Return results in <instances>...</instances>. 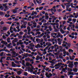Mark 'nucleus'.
Here are the masks:
<instances>
[{
    "instance_id": "ea45409f",
    "label": "nucleus",
    "mask_w": 78,
    "mask_h": 78,
    "mask_svg": "<svg viewBox=\"0 0 78 78\" xmlns=\"http://www.w3.org/2000/svg\"><path fill=\"white\" fill-rule=\"evenodd\" d=\"M6 23H8V24H9V25H11V23H12V22H7Z\"/></svg>"
},
{
    "instance_id": "a19ab883",
    "label": "nucleus",
    "mask_w": 78,
    "mask_h": 78,
    "mask_svg": "<svg viewBox=\"0 0 78 78\" xmlns=\"http://www.w3.org/2000/svg\"><path fill=\"white\" fill-rule=\"evenodd\" d=\"M36 0V2H37V3H38V4H41V3H39V2L38 1V0Z\"/></svg>"
},
{
    "instance_id": "2f4dec72",
    "label": "nucleus",
    "mask_w": 78,
    "mask_h": 78,
    "mask_svg": "<svg viewBox=\"0 0 78 78\" xmlns=\"http://www.w3.org/2000/svg\"><path fill=\"white\" fill-rule=\"evenodd\" d=\"M60 31L61 32H63V33H62V34H64V31H63V30H62V29H61L60 30Z\"/></svg>"
},
{
    "instance_id": "3c124183",
    "label": "nucleus",
    "mask_w": 78,
    "mask_h": 78,
    "mask_svg": "<svg viewBox=\"0 0 78 78\" xmlns=\"http://www.w3.org/2000/svg\"><path fill=\"white\" fill-rule=\"evenodd\" d=\"M0 9H4V8L3 7V6H1L0 7Z\"/></svg>"
},
{
    "instance_id": "39448f33",
    "label": "nucleus",
    "mask_w": 78,
    "mask_h": 78,
    "mask_svg": "<svg viewBox=\"0 0 78 78\" xmlns=\"http://www.w3.org/2000/svg\"><path fill=\"white\" fill-rule=\"evenodd\" d=\"M12 66H14L13 67H16V64L14 63V62H12Z\"/></svg>"
},
{
    "instance_id": "f3484780",
    "label": "nucleus",
    "mask_w": 78,
    "mask_h": 78,
    "mask_svg": "<svg viewBox=\"0 0 78 78\" xmlns=\"http://www.w3.org/2000/svg\"><path fill=\"white\" fill-rule=\"evenodd\" d=\"M11 43H10V44H8L7 45V48H10V46H11Z\"/></svg>"
},
{
    "instance_id": "393cba45",
    "label": "nucleus",
    "mask_w": 78,
    "mask_h": 78,
    "mask_svg": "<svg viewBox=\"0 0 78 78\" xmlns=\"http://www.w3.org/2000/svg\"><path fill=\"white\" fill-rule=\"evenodd\" d=\"M11 58V57H7V58L6 59V60H8V61H9V59ZM8 58H9V59Z\"/></svg>"
},
{
    "instance_id": "423d86ee",
    "label": "nucleus",
    "mask_w": 78,
    "mask_h": 78,
    "mask_svg": "<svg viewBox=\"0 0 78 78\" xmlns=\"http://www.w3.org/2000/svg\"><path fill=\"white\" fill-rule=\"evenodd\" d=\"M12 11H13L12 12H13L14 14H16V13H17V10H16L15 9L12 10Z\"/></svg>"
},
{
    "instance_id": "58836bf2",
    "label": "nucleus",
    "mask_w": 78,
    "mask_h": 78,
    "mask_svg": "<svg viewBox=\"0 0 78 78\" xmlns=\"http://www.w3.org/2000/svg\"><path fill=\"white\" fill-rule=\"evenodd\" d=\"M67 45L69 47H70V45H71V44L70 43H68L67 44Z\"/></svg>"
},
{
    "instance_id": "0e129e2a",
    "label": "nucleus",
    "mask_w": 78,
    "mask_h": 78,
    "mask_svg": "<svg viewBox=\"0 0 78 78\" xmlns=\"http://www.w3.org/2000/svg\"><path fill=\"white\" fill-rule=\"evenodd\" d=\"M6 5H7V3H5L4 4H3V6L5 7V6H6Z\"/></svg>"
},
{
    "instance_id": "f257e3e1",
    "label": "nucleus",
    "mask_w": 78,
    "mask_h": 78,
    "mask_svg": "<svg viewBox=\"0 0 78 78\" xmlns=\"http://www.w3.org/2000/svg\"><path fill=\"white\" fill-rule=\"evenodd\" d=\"M68 66L69 68H73L74 66V65H73V62H70V63L69 64Z\"/></svg>"
},
{
    "instance_id": "6e6552de",
    "label": "nucleus",
    "mask_w": 78,
    "mask_h": 78,
    "mask_svg": "<svg viewBox=\"0 0 78 78\" xmlns=\"http://www.w3.org/2000/svg\"><path fill=\"white\" fill-rule=\"evenodd\" d=\"M40 58V56H39L38 55H37V58H36L35 60H36V61H39V59Z\"/></svg>"
},
{
    "instance_id": "2eb2a0df",
    "label": "nucleus",
    "mask_w": 78,
    "mask_h": 78,
    "mask_svg": "<svg viewBox=\"0 0 78 78\" xmlns=\"http://www.w3.org/2000/svg\"><path fill=\"white\" fill-rule=\"evenodd\" d=\"M30 60V59L28 58H26L25 59L26 61H29Z\"/></svg>"
},
{
    "instance_id": "49530a36",
    "label": "nucleus",
    "mask_w": 78,
    "mask_h": 78,
    "mask_svg": "<svg viewBox=\"0 0 78 78\" xmlns=\"http://www.w3.org/2000/svg\"><path fill=\"white\" fill-rule=\"evenodd\" d=\"M3 44H4V45H6L7 44H8V43L7 42L4 41V43H3Z\"/></svg>"
},
{
    "instance_id": "79ce46f5",
    "label": "nucleus",
    "mask_w": 78,
    "mask_h": 78,
    "mask_svg": "<svg viewBox=\"0 0 78 78\" xmlns=\"http://www.w3.org/2000/svg\"><path fill=\"white\" fill-rule=\"evenodd\" d=\"M48 46H49V47H50V46H51V44L50 43H48Z\"/></svg>"
},
{
    "instance_id": "c03bdc74",
    "label": "nucleus",
    "mask_w": 78,
    "mask_h": 78,
    "mask_svg": "<svg viewBox=\"0 0 78 78\" xmlns=\"http://www.w3.org/2000/svg\"><path fill=\"white\" fill-rule=\"evenodd\" d=\"M66 8H69L70 7V4L68 5H66Z\"/></svg>"
},
{
    "instance_id": "13d9d810",
    "label": "nucleus",
    "mask_w": 78,
    "mask_h": 78,
    "mask_svg": "<svg viewBox=\"0 0 78 78\" xmlns=\"http://www.w3.org/2000/svg\"><path fill=\"white\" fill-rule=\"evenodd\" d=\"M48 22H47V23H45V24H43V25H45V26L47 25H48Z\"/></svg>"
},
{
    "instance_id": "69168bd1",
    "label": "nucleus",
    "mask_w": 78,
    "mask_h": 78,
    "mask_svg": "<svg viewBox=\"0 0 78 78\" xmlns=\"http://www.w3.org/2000/svg\"><path fill=\"white\" fill-rule=\"evenodd\" d=\"M44 35V33H42V34H40V35L41 36V37H42V36H43Z\"/></svg>"
},
{
    "instance_id": "680f3d73",
    "label": "nucleus",
    "mask_w": 78,
    "mask_h": 78,
    "mask_svg": "<svg viewBox=\"0 0 78 78\" xmlns=\"http://www.w3.org/2000/svg\"><path fill=\"white\" fill-rule=\"evenodd\" d=\"M67 30H68V31H70V27H68L67 28Z\"/></svg>"
},
{
    "instance_id": "c9c22d12",
    "label": "nucleus",
    "mask_w": 78,
    "mask_h": 78,
    "mask_svg": "<svg viewBox=\"0 0 78 78\" xmlns=\"http://www.w3.org/2000/svg\"><path fill=\"white\" fill-rule=\"evenodd\" d=\"M40 40H41L40 39H39V38H36V42H38V41H40Z\"/></svg>"
},
{
    "instance_id": "ddd939ff",
    "label": "nucleus",
    "mask_w": 78,
    "mask_h": 78,
    "mask_svg": "<svg viewBox=\"0 0 78 78\" xmlns=\"http://www.w3.org/2000/svg\"><path fill=\"white\" fill-rule=\"evenodd\" d=\"M37 46H38V48H43V47H44L43 46H41V45H40V44H37Z\"/></svg>"
},
{
    "instance_id": "7ed1b4c3",
    "label": "nucleus",
    "mask_w": 78,
    "mask_h": 78,
    "mask_svg": "<svg viewBox=\"0 0 78 78\" xmlns=\"http://www.w3.org/2000/svg\"><path fill=\"white\" fill-rule=\"evenodd\" d=\"M16 73L18 75H20L22 74V70H20L19 71H18L16 72Z\"/></svg>"
},
{
    "instance_id": "f704fd0d",
    "label": "nucleus",
    "mask_w": 78,
    "mask_h": 78,
    "mask_svg": "<svg viewBox=\"0 0 78 78\" xmlns=\"http://www.w3.org/2000/svg\"><path fill=\"white\" fill-rule=\"evenodd\" d=\"M62 71L63 72H66V70H65V68H63L62 69Z\"/></svg>"
},
{
    "instance_id": "4468645a",
    "label": "nucleus",
    "mask_w": 78,
    "mask_h": 78,
    "mask_svg": "<svg viewBox=\"0 0 78 78\" xmlns=\"http://www.w3.org/2000/svg\"><path fill=\"white\" fill-rule=\"evenodd\" d=\"M78 62H74V66H78Z\"/></svg>"
},
{
    "instance_id": "412c9836",
    "label": "nucleus",
    "mask_w": 78,
    "mask_h": 78,
    "mask_svg": "<svg viewBox=\"0 0 78 78\" xmlns=\"http://www.w3.org/2000/svg\"><path fill=\"white\" fill-rule=\"evenodd\" d=\"M69 75H74V74H73V72H69Z\"/></svg>"
},
{
    "instance_id": "774afa93",
    "label": "nucleus",
    "mask_w": 78,
    "mask_h": 78,
    "mask_svg": "<svg viewBox=\"0 0 78 78\" xmlns=\"http://www.w3.org/2000/svg\"><path fill=\"white\" fill-rule=\"evenodd\" d=\"M64 44H62V45L63 47H66V44H65L64 45Z\"/></svg>"
},
{
    "instance_id": "338daca9",
    "label": "nucleus",
    "mask_w": 78,
    "mask_h": 78,
    "mask_svg": "<svg viewBox=\"0 0 78 78\" xmlns=\"http://www.w3.org/2000/svg\"><path fill=\"white\" fill-rule=\"evenodd\" d=\"M1 25H3V24H4V22H3V21H2L0 22Z\"/></svg>"
},
{
    "instance_id": "09e8293b",
    "label": "nucleus",
    "mask_w": 78,
    "mask_h": 78,
    "mask_svg": "<svg viewBox=\"0 0 78 78\" xmlns=\"http://www.w3.org/2000/svg\"><path fill=\"white\" fill-rule=\"evenodd\" d=\"M58 45H57L56 44H55L54 45V46L55 47V48H56V47H58Z\"/></svg>"
},
{
    "instance_id": "aec40b11",
    "label": "nucleus",
    "mask_w": 78,
    "mask_h": 78,
    "mask_svg": "<svg viewBox=\"0 0 78 78\" xmlns=\"http://www.w3.org/2000/svg\"><path fill=\"white\" fill-rule=\"evenodd\" d=\"M30 64V63L27 62L26 63V66H29Z\"/></svg>"
},
{
    "instance_id": "4d7b16f0",
    "label": "nucleus",
    "mask_w": 78,
    "mask_h": 78,
    "mask_svg": "<svg viewBox=\"0 0 78 78\" xmlns=\"http://www.w3.org/2000/svg\"><path fill=\"white\" fill-rule=\"evenodd\" d=\"M51 42H53L54 41V40H55V38H52L51 39Z\"/></svg>"
},
{
    "instance_id": "b1692460",
    "label": "nucleus",
    "mask_w": 78,
    "mask_h": 78,
    "mask_svg": "<svg viewBox=\"0 0 78 78\" xmlns=\"http://www.w3.org/2000/svg\"><path fill=\"white\" fill-rule=\"evenodd\" d=\"M27 75H28V73H27V72H25L24 73V76H27Z\"/></svg>"
},
{
    "instance_id": "473e14b6",
    "label": "nucleus",
    "mask_w": 78,
    "mask_h": 78,
    "mask_svg": "<svg viewBox=\"0 0 78 78\" xmlns=\"http://www.w3.org/2000/svg\"><path fill=\"white\" fill-rule=\"evenodd\" d=\"M61 6H62V8H63V9H65V6H64V5L63 4H61Z\"/></svg>"
},
{
    "instance_id": "cd10ccee",
    "label": "nucleus",
    "mask_w": 78,
    "mask_h": 78,
    "mask_svg": "<svg viewBox=\"0 0 78 78\" xmlns=\"http://www.w3.org/2000/svg\"><path fill=\"white\" fill-rule=\"evenodd\" d=\"M66 2H67L68 3H69V2H72V0H70L69 1L68 0H66Z\"/></svg>"
},
{
    "instance_id": "c85d7f7f",
    "label": "nucleus",
    "mask_w": 78,
    "mask_h": 78,
    "mask_svg": "<svg viewBox=\"0 0 78 78\" xmlns=\"http://www.w3.org/2000/svg\"><path fill=\"white\" fill-rule=\"evenodd\" d=\"M18 37H19V39H22V36H18Z\"/></svg>"
},
{
    "instance_id": "0eeeda50",
    "label": "nucleus",
    "mask_w": 78,
    "mask_h": 78,
    "mask_svg": "<svg viewBox=\"0 0 78 78\" xmlns=\"http://www.w3.org/2000/svg\"><path fill=\"white\" fill-rule=\"evenodd\" d=\"M69 16H67V19H68V17H69V18H70L71 17H74V16H73V15L72 14H70Z\"/></svg>"
},
{
    "instance_id": "20e7f679",
    "label": "nucleus",
    "mask_w": 78,
    "mask_h": 78,
    "mask_svg": "<svg viewBox=\"0 0 78 78\" xmlns=\"http://www.w3.org/2000/svg\"><path fill=\"white\" fill-rule=\"evenodd\" d=\"M53 76V75H52V74L50 73L49 74V75L46 76V77H47V78H50V77H51V76Z\"/></svg>"
},
{
    "instance_id": "603ef678",
    "label": "nucleus",
    "mask_w": 78,
    "mask_h": 78,
    "mask_svg": "<svg viewBox=\"0 0 78 78\" xmlns=\"http://www.w3.org/2000/svg\"><path fill=\"white\" fill-rule=\"evenodd\" d=\"M70 62H70V60H68V61H67V62L66 63V64H70Z\"/></svg>"
},
{
    "instance_id": "9d476101",
    "label": "nucleus",
    "mask_w": 78,
    "mask_h": 78,
    "mask_svg": "<svg viewBox=\"0 0 78 78\" xmlns=\"http://www.w3.org/2000/svg\"><path fill=\"white\" fill-rule=\"evenodd\" d=\"M5 14L3 12L0 11V16H4Z\"/></svg>"
},
{
    "instance_id": "6ab92c4d",
    "label": "nucleus",
    "mask_w": 78,
    "mask_h": 78,
    "mask_svg": "<svg viewBox=\"0 0 78 78\" xmlns=\"http://www.w3.org/2000/svg\"><path fill=\"white\" fill-rule=\"evenodd\" d=\"M17 38H15L14 39V40H13L12 41L13 42H17V41H17Z\"/></svg>"
},
{
    "instance_id": "bf43d9fd",
    "label": "nucleus",
    "mask_w": 78,
    "mask_h": 78,
    "mask_svg": "<svg viewBox=\"0 0 78 78\" xmlns=\"http://www.w3.org/2000/svg\"><path fill=\"white\" fill-rule=\"evenodd\" d=\"M72 19L70 18H69L68 19V20L69 21V22H71L72 21Z\"/></svg>"
},
{
    "instance_id": "e433bc0d",
    "label": "nucleus",
    "mask_w": 78,
    "mask_h": 78,
    "mask_svg": "<svg viewBox=\"0 0 78 78\" xmlns=\"http://www.w3.org/2000/svg\"><path fill=\"white\" fill-rule=\"evenodd\" d=\"M4 53V52H2L0 54L1 55V56H3Z\"/></svg>"
},
{
    "instance_id": "72a5a7b5",
    "label": "nucleus",
    "mask_w": 78,
    "mask_h": 78,
    "mask_svg": "<svg viewBox=\"0 0 78 78\" xmlns=\"http://www.w3.org/2000/svg\"><path fill=\"white\" fill-rule=\"evenodd\" d=\"M23 24L24 25H27V22H23Z\"/></svg>"
},
{
    "instance_id": "c756f323",
    "label": "nucleus",
    "mask_w": 78,
    "mask_h": 78,
    "mask_svg": "<svg viewBox=\"0 0 78 78\" xmlns=\"http://www.w3.org/2000/svg\"><path fill=\"white\" fill-rule=\"evenodd\" d=\"M73 20L74 22V23H75L76 22V19H73Z\"/></svg>"
},
{
    "instance_id": "dca6fc26",
    "label": "nucleus",
    "mask_w": 78,
    "mask_h": 78,
    "mask_svg": "<svg viewBox=\"0 0 78 78\" xmlns=\"http://www.w3.org/2000/svg\"><path fill=\"white\" fill-rule=\"evenodd\" d=\"M12 53L13 54V55L15 56V55H16V52L15 51H12Z\"/></svg>"
},
{
    "instance_id": "a211bd4d",
    "label": "nucleus",
    "mask_w": 78,
    "mask_h": 78,
    "mask_svg": "<svg viewBox=\"0 0 78 78\" xmlns=\"http://www.w3.org/2000/svg\"><path fill=\"white\" fill-rule=\"evenodd\" d=\"M45 17L46 18H45V19H46V20H48V18H49V16H45Z\"/></svg>"
},
{
    "instance_id": "6e6d98bb",
    "label": "nucleus",
    "mask_w": 78,
    "mask_h": 78,
    "mask_svg": "<svg viewBox=\"0 0 78 78\" xmlns=\"http://www.w3.org/2000/svg\"><path fill=\"white\" fill-rule=\"evenodd\" d=\"M13 31H15V32H16V33H17V30L16 29V28H15V29H13Z\"/></svg>"
},
{
    "instance_id": "5701e85b",
    "label": "nucleus",
    "mask_w": 78,
    "mask_h": 78,
    "mask_svg": "<svg viewBox=\"0 0 78 78\" xmlns=\"http://www.w3.org/2000/svg\"><path fill=\"white\" fill-rule=\"evenodd\" d=\"M73 52V50L72 49H69V52Z\"/></svg>"
},
{
    "instance_id": "9b49d317",
    "label": "nucleus",
    "mask_w": 78,
    "mask_h": 78,
    "mask_svg": "<svg viewBox=\"0 0 78 78\" xmlns=\"http://www.w3.org/2000/svg\"><path fill=\"white\" fill-rule=\"evenodd\" d=\"M73 71L74 72H77V71H78V69H77L76 68H75V69H73Z\"/></svg>"
},
{
    "instance_id": "4be33fe9",
    "label": "nucleus",
    "mask_w": 78,
    "mask_h": 78,
    "mask_svg": "<svg viewBox=\"0 0 78 78\" xmlns=\"http://www.w3.org/2000/svg\"><path fill=\"white\" fill-rule=\"evenodd\" d=\"M69 59L70 60H74V58H72L71 56H69Z\"/></svg>"
},
{
    "instance_id": "5fc2aeb1",
    "label": "nucleus",
    "mask_w": 78,
    "mask_h": 78,
    "mask_svg": "<svg viewBox=\"0 0 78 78\" xmlns=\"http://www.w3.org/2000/svg\"><path fill=\"white\" fill-rule=\"evenodd\" d=\"M36 76H34V75L32 76V78H36Z\"/></svg>"
},
{
    "instance_id": "864d4df0",
    "label": "nucleus",
    "mask_w": 78,
    "mask_h": 78,
    "mask_svg": "<svg viewBox=\"0 0 78 78\" xmlns=\"http://www.w3.org/2000/svg\"><path fill=\"white\" fill-rule=\"evenodd\" d=\"M8 2V0H5L4 1V3H6Z\"/></svg>"
},
{
    "instance_id": "f03ea898",
    "label": "nucleus",
    "mask_w": 78,
    "mask_h": 78,
    "mask_svg": "<svg viewBox=\"0 0 78 78\" xmlns=\"http://www.w3.org/2000/svg\"><path fill=\"white\" fill-rule=\"evenodd\" d=\"M31 54H30L28 53H27L26 54H25V56H24V57H25V58H27L28 56H29V57H31Z\"/></svg>"
},
{
    "instance_id": "1a4fd4ad",
    "label": "nucleus",
    "mask_w": 78,
    "mask_h": 78,
    "mask_svg": "<svg viewBox=\"0 0 78 78\" xmlns=\"http://www.w3.org/2000/svg\"><path fill=\"white\" fill-rule=\"evenodd\" d=\"M2 28H3L2 29V30H4V31H6L8 30V28L6 27H3Z\"/></svg>"
},
{
    "instance_id": "de8ad7c7",
    "label": "nucleus",
    "mask_w": 78,
    "mask_h": 78,
    "mask_svg": "<svg viewBox=\"0 0 78 78\" xmlns=\"http://www.w3.org/2000/svg\"><path fill=\"white\" fill-rule=\"evenodd\" d=\"M0 62L1 63H2L3 62V59L2 58H1V59L0 60Z\"/></svg>"
},
{
    "instance_id": "8fccbe9b",
    "label": "nucleus",
    "mask_w": 78,
    "mask_h": 78,
    "mask_svg": "<svg viewBox=\"0 0 78 78\" xmlns=\"http://www.w3.org/2000/svg\"><path fill=\"white\" fill-rule=\"evenodd\" d=\"M58 22H59V20H57L55 21V23H58Z\"/></svg>"
},
{
    "instance_id": "a878e982",
    "label": "nucleus",
    "mask_w": 78,
    "mask_h": 78,
    "mask_svg": "<svg viewBox=\"0 0 78 78\" xmlns=\"http://www.w3.org/2000/svg\"><path fill=\"white\" fill-rule=\"evenodd\" d=\"M44 8V7H40L39 8V10H42V9Z\"/></svg>"
},
{
    "instance_id": "4c0bfd02",
    "label": "nucleus",
    "mask_w": 78,
    "mask_h": 78,
    "mask_svg": "<svg viewBox=\"0 0 78 78\" xmlns=\"http://www.w3.org/2000/svg\"><path fill=\"white\" fill-rule=\"evenodd\" d=\"M33 24H30V22H29L28 24V25H29V26H30V27H31V25H32Z\"/></svg>"
},
{
    "instance_id": "e2e57ef3",
    "label": "nucleus",
    "mask_w": 78,
    "mask_h": 78,
    "mask_svg": "<svg viewBox=\"0 0 78 78\" xmlns=\"http://www.w3.org/2000/svg\"><path fill=\"white\" fill-rule=\"evenodd\" d=\"M33 12H34V14H36V15H37V12H36L33 11Z\"/></svg>"
},
{
    "instance_id": "bb28decb",
    "label": "nucleus",
    "mask_w": 78,
    "mask_h": 78,
    "mask_svg": "<svg viewBox=\"0 0 78 78\" xmlns=\"http://www.w3.org/2000/svg\"><path fill=\"white\" fill-rule=\"evenodd\" d=\"M5 51L6 52H8V53H10V51H9L8 49H5Z\"/></svg>"
},
{
    "instance_id": "a18cd8bd",
    "label": "nucleus",
    "mask_w": 78,
    "mask_h": 78,
    "mask_svg": "<svg viewBox=\"0 0 78 78\" xmlns=\"http://www.w3.org/2000/svg\"><path fill=\"white\" fill-rule=\"evenodd\" d=\"M57 11L58 12H61V11H62V10L61 9H58Z\"/></svg>"
},
{
    "instance_id": "052dcab7",
    "label": "nucleus",
    "mask_w": 78,
    "mask_h": 78,
    "mask_svg": "<svg viewBox=\"0 0 78 78\" xmlns=\"http://www.w3.org/2000/svg\"><path fill=\"white\" fill-rule=\"evenodd\" d=\"M57 66H60V65L58 64H56L55 65L54 67H57Z\"/></svg>"
},
{
    "instance_id": "37998d69",
    "label": "nucleus",
    "mask_w": 78,
    "mask_h": 78,
    "mask_svg": "<svg viewBox=\"0 0 78 78\" xmlns=\"http://www.w3.org/2000/svg\"><path fill=\"white\" fill-rule=\"evenodd\" d=\"M8 76H9V75H7L5 76H4V78H8Z\"/></svg>"
},
{
    "instance_id": "7c9ffc66",
    "label": "nucleus",
    "mask_w": 78,
    "mask_h": 78,
    "mask_svg": "<svg viewBox=\"0 0 78 78\" xmlns=\"http://www.w3.org/2000/svg\"><path fill=\"white\" fill-rule=\"evenodd\" d=\"M6 55L8 56H11V54H6Z\"/></svg>"
},
{
    "instance_id": "f8f14e48",
    "label": "nucleus",
    "mask_w": 78,
    "mask_h": 78,
    "mask_svg": "<svg viewBox=\"0 0 78 78\" xmlns=\"http://www.w3.org/2000/svg\"><path fill=\"white\" fill-rule=\"evenodd\" d=\"M69 9L66 8V10L67 11H69V12H70V11H71V8H69Z\"/></svg>"
}]
</instances>
